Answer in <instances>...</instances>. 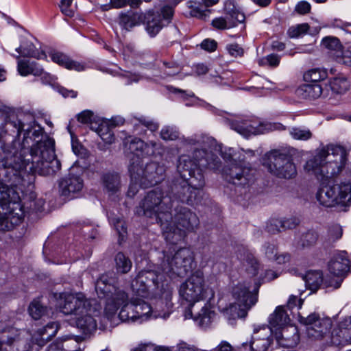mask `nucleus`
Listing matches in <instances>:
<instances>
[{
	"mask_svg": "<svg viewBox=\"0 0 351 351\" xmlns=\"http://www.w3.org/2000/svg\"><path fill=\"white\" fill-rule=\"evenodd\" d=\"M243 265L247 273L252 276H255L258 274L259 264L254 256L251 253H247L245 256Z\"/></svg>",
	"mask_w": 351,
	"mask_h": 351,
	"instance_id": "nucleus-47",
	"label": "nucleus"
},
{
	"mask_svg": "<svg viewBox=\"0 0 351 351\" xmlns=\"http://www.w3.org/2000/svg\"><path fill=\"white\" fill-rule=\"evenodd\" d=\"M346 160L347 153L343 147L328 145L317 150L314 158L307 162L306 167L316 176L328 178L338 174Z\"/></svg>",
	"mask_w": 351,
	"mask_h": 351,
	"instance_id": "nucleus-2",
	"label": "nucleus"
},
{
	"mask_svg": "<svg viewBox=\"0 0 351 351\" xmlns=\"http://www.w3.org/2000/svg\"><path fill=\"white\" fill-rule=\"evenodd\" d=\"M128 0H110V3L101 5L102 11H108L112 8L119 9L128 5Z\"/></svg>",
	"mask_w": 351,
	"mask_h": 351,
	"instance_id": "nucleus-56",
	"label": "nucleus"
},
{
	"mask_svg": "<svg viewBox=\"0 0 351 351\" xmlns=\"http://www.w3.org/2000/svg\"><path fill=\"white\" fill-rule=\"evenodd\" d=\"M59 328L58 322H51L36 330L33 335L29 332L27 343L32 346L31 351H38L57 334Z\"/></svg>",
	"mask_w": 351,
	"mask_h": 351,
	"instance_id": "nucleus-22",
	"label": "nucleus"
},
{
	"mask_svg": "<svg viewBox=\"0 0 351 351\" xmlns=\"http://www.w3.org/2000/svg\"><path fill=\"white\" fill-rule=\"evenodd\" d=\"M271 329L267 326H255L249 343L251 351H266L272 343Z\"/></svg>",
	"mask_w": 351,
	"mask_h": 351,
	"instance_id": "nucleus-25",
	"label": "nucleus"
},
{
	"mask_svg": "<svg viewBox=\"0 0 351 351\" xmlns=\"http://www.w3.org/2000/svg\"><path fill=\"white\" fill-rule=\"evenodd\" d=\"M160 138L164 141H176L180 138V132L173 126H165L160 132Z\"/></svg>",
	"mask_w": 351,
	"mask_h": 351,
	"instance_id": "nucleus-49",
	"label": "nucleus"
},
{
	"mask_svg": "<svg viewBox=\"0 0 351 351\" xmlns=\"http://www.w3.org/2000/svg\"><path fill=\"white\" fill-rule=\"evenodd\" d=\"M309 29L307 23H302L289 28L287 34L290 38H298L305 34Z\"/></svg>",
	"mask_w": 351,
	"mask_h": 351,
	"instance_id": "nucleus-52",
	"label": "nucleus"
},
{
	"mask_svg": "<svg viewBox=\"0 0 351 351\" xmlns=\"http://www.w3.org/2000/svg\"><path fill=\"white\" fill-rule=\"evenodd\" d=\"M121 307L119 316L123 321H143L152 317L151 306L141 298L132 300L130 304L128 298Z\"/></svg>",
	"mask_w": 351,
	"mask_h": 351,
	"instance_id": "nucleus-19",
	"label": "nucleus"
},
{
	"mask_svg": "<svg viewBox=\"0 0 351 351\" xmlns=\"http://www.w3.org/2000/svg\"><path fill=\"white\" fill-rule=\"evenodd\" d=\"M215 315V312L213 310V306L209 302H206L200 311L194 316L193 315L191 308L186 311V317H193L197 324L202 328L208 327L213 321Z\"/></svg>",
	"mask_w": 351,
	"mask_h": 351,
	"instance_id": "nucleus-31",
	"label": "nucleus"
},
{
	"mask_svg": "<svg viewBox=\"0 0 351 351\" xmlns=\"http://www.w3.org/2000/svg\"><path fill=\"white\" fill-rule=\"evenodd\" d=\"M199 223V218L194 212L178 204L174 206L172 219L162 223V235L167 242L176 244L182 240L187 233L195 231Z\"/></svg>",
	"mask_w": 351,
	"mask_h": 351,
	"instance_id": "nucleus-4",
	"label": "nucleus"
},
{
	"mask_svg": "<svg viewBox=\"0 0 351 351\" xmlns=\"http://www.w3.org/2000/svg\"><path fill=\"white\" fill-rule=\"evenodd\" d=\"M29 331L0 322V351H31Z\"/></svg>",
	"mask_w": 351,
	"mask_h": 351,
	"instance_id": "nucleus-12",
	"label": "nucleus"
},
{
	"mask_svg": "<svg viewBox=\"0 0 351 351\" xmlns=\"http://www.w3.org/2000/svg\"><path fill=\"white\" fill-rule=\"evenodd\" d=\"M104 187L108 192L116 193L121 186L120 177L118 173L108 172L101 177Z\"/></svg>",
	"mask_w": 351,
	"mask_h": 351,
	"instance_id": "nucleus-40",
	"label": "nucleus"
},
{
	"mask_svg": "<svg viewBox=\"0 0 351 351\" xmlns=\"http://www.w3.org/2000/svg\"><path fill=\"white\" fill-rule=\"evenodd\" d=\"M141 162L138 160L136 162H132L129 166V171L131 178L139 182L142 187L156 185L163 180L165 171L163 165L156 162H151L143 167Z\"/></svg>",
	"mask_w": 351,
	"mask_h": 351,
	"instance_id": "nucleus-13",
	"label": "nucleus"
},
{
	"mask_svg": "<svg viewBox=\"0 0 351 351\" xmlns=\"http://www.w3.org/2000/svg\"><path fill=\"white\" fill-rule=\"evenodd\" d=\"M95 131L101 139L107 143H112L114 141V136L110 132L109 128L104 123L97 122V125H95Z\"/></svg>",
	"mask_w": 351,
	"mask_h": 351,
	"instance_id": "nucleus-48",
	"label": "nucleus"
},
{
	"mask_svg": "<svg viewBox=\"0 0 351 351\" xmlns=\"http://www.w3.org/2000/svg\"><path fill=\"white\" fill-rule=\"evenodd\" d=\"M232 127L245 136L263 134L269 130L268 125L258 119L237 121Z\"/></svg>",
	"mask_w": 351,
	"mask_h": 351,
	"instance_id": "nucleus-27",
	"label": "nucleus"
},
{
	"mask_svg": "<svg viewBox=\"0 0 351 351\" xmlns=\"http://www.w3.org/2000/svg\"><path fill=\"white\" fill-rule=\"evenodd\" d=\"M165 307L167 308V304H165L164 301H158L154 309L152 308V317H162L163 319L168 317L169 315V312L167 310H165Z\"/></svg>",
	"mask_w": 351,
	"mask_h": 351,
	"instance_id": "nucleus-51",
	"label": "nucleus"
},
{
	"mask_svg": "<svg viewBox=\"0 0 351 351\" xmlns=\"http://www.w3.org/2000/svg\"><path fill=\"white\" fill-rule=\"evenodd\" d=\"M16 51L19 54V56L24 57H32L37 59L47 58V55L44 52H40L32 42L26 39L21 40L20 46L16 48Z\"/></svg>",
	"mask_w": 351,
	"mask_h": 351,
	"instance_id": "nucleus-37",
	"label": "nucleus"
},
{
	"mask_svg": "<svg viewBox=\"0 0 351 351\" xmlns=\"http://www.w3.org/2000/svg\"><path fill=\"white\" fill-rule=\"evenodd\" d=\"M268 322V328L271 329L272 334L274 332L276 339L278 341L282 339H287L283 332L289 324L290 318L285 306H277L274 312L269 315Z\"/></svg>",
	"mask_w": 351,
	"mask_h": 351,
	"instance_id": "nucleus-23",
	"label": "nucleus"
},
{
	"mask_svg": "<svg viewBox=\"0 0 351 351\" xmlns=\"http://www.w3.org/2000/svg\"><path fill=\"white\" fill-rule=\"evenodd\" d=\"M227 50L233 57H241L244 53L243 49L237 43H232L227 45Z\"/></svg>",
	"mask_w": 351,
	"mask_h": 351,
	"instance_id": "nucleus-58",
	"label": "nucleus"
},
{
	"mask_svg": "<svg viewBox=\"0 0 351 351\" xmlns=\"http://www.w3.org/2000/svg\"><path fill=\"white\" fill-rule=\"evenodd\" d=\"M343 234V230L339 225H334L328 230V235L330 239L335 241L339 239Z\"/></svg>",
	"mask_w": 351,
	"mask_h": 351,
	"instance_id": "nucleus-62",
	"label": "nucleus"
},
{
	"mask_svg": "<svg viewBox=\"0 0 351 351\" xmlns=\"http://www.w3.org/2000/svg\"><path fill=\"white\" fill-rule=\"evenodd\" d=\"M232 149L226 151H221V156L226 161H230V163L223 169V173L225 179L237 186H246L254 181L253 170L243 167L242 165L237 163L232 160Z\"/></svg>",
	"mask_w": 351,
	"mask_h": 351,
	"instance_id": "nucleus-15",
	"label": "nucleus"
},
{
	"mask_svg": "<svg viewBox=\"0 0 351 351\" xmlns=\"http://www.w3.org/2000/svg\"><path fill=\"white\" fill-rule=\"evenodd\" d=\"M99 309V305L95 302L86 308L82 315L75 316L76 325L84 334H90L96 330L97 323L94 316Z\"/></svg>",
	"mask_w": 351,
	"mask_h": 351,
	"instance_id": "nucleus-26",
	"label": "nucleus"
},
{
	"mask_svg": "<svg viewBox=\"0 0 351 351\" xmlns=\"http://www.w3.org/2000/svg\"><path fill=\"white\" fill-rule=\"evenodd\" d=\"M57 299L60 312L66 315H82L86 308L95 302V300L87 298L82 293H60Z\"/></svg>",
	"mask_w": 351,
	"mask_h": 351,
	"instance_id": "nucleus-16",
	"label": "nucleus"
},
{
	"mask_svg": "<svg viewBox=\"0 0 351 351\" xmlns=\"http://www.w3.org/2000/svg\"><path fill=\"white\" fill-rule=\"evenodd\" d=\"M350 260L345 251L335 254L328 263L329 271L337 276H342L350 271Z\"/></svg>",
	"mask_w": 351,
	"mask_h": 351,
	"instance_id": "nucleus-28",
	"label": "nucleus"
},
{
	"mask_svg": "<svg viewBox=\"0 0 351 351\" xmlns=\"http://www.w3.org/2000/svg\"><path fill=\"white\" fill-rule=\"evenodd\" d=\"M178 3L177 1H173L172 5H164L160 12L149 10L145 14L146 31L151 37H154L165 25L170 23L174 12L173 7Z\"/></svg>",
	"mask_w": 351,
	"mask_h": 351,
	"instance_id": "nucleus-17",
	"label": "nucleus"
},
{
	"mask_svg": "<svg viewBox=\"0 0 351 351\" xmlns=\"http://www.w3.org/2000/svg\"><path fill=\"white\" fill-rule=\"evenodd\" d=\"M206 292L204 275L200 269L192 273L179 288L180 296L192 306L195 302L204 300Z\"/></svg>",
	"mask_w": 351,
	"mask_h": 351,
	"instance_id": "nucleus-14",
	"label": "nucleus"
},
{
	"mask_svg": "<svg viewBox=\"0 0 351 351\" xmlns=\"http://www.w3.org/2000/svg\"><path fill=\"white\" fill-rule=\"evenodd\" d=\"M160 146V144L155 141L145 143L140 138H134L130 142L125 143V147L131 154L136 156V159L132 158V162L140 160V157L153 155L155 150Z\"/></svg>",
	"mask_w": 351,
	"mask_h": 351,
	"instance_id": "nucleus-24",
	"label": "nucleus"
},
{
	"mask_svg": "<svg viewBox=\"0 0 351 351\" xmlns=\"http://www.w3.org/2000/svg\"><path fill=\"white\" fill-rule=\"evenodd\" d=\"M322 45L330 50H338L341 48V43L337 38L328 36L322 39Z\"/></svg>",
	"mask_w": 351,
	"mask_h": 351,
	"instance_id": "nucleus-53",
	"label": "nucleus"
},
{
	"mask_svg": "<svg viewBox=\"0 0 351 351\" xmlns=\"http://www.w3.org/2000/svg\"><path fill=\"white\" fill-rule=\"evenodd\" d=\"M331 90L337 94H343L349 88L350 84L348 79L343 75L334 77L330 82Z\"/></svg>",
	"mask_w": 351,
	"mask_h": 351,
	"instance_id": "nucleus-44",
	"label": "nucleus"
},
{
	"mask_svg": "<svg viewBox=\"0 0 351 351\" xmlns=\"http://www.w3.org/2000/svg\"><path fill=\"white\" fill-rule=\"evenodd\" d=\"M30 121L28 123H25L21 119H18L16 121L14 122V127L16 128L18 134H20L21 132H24V139L23 141V146H25V142L28 143L27 138H29L30 134L32 133V136L35 138H38L39 136L43 135V129L40 126L36 127L35 121L32 117H29ZM23 150L25 152L24 147H22L21 150Z\"/></svg>",
	"mask_w": 351,
	"mask_h": 351,
	"instance_id": "nucleus-33",
	"label": "nucleus"
},
{
	"mask_svg": "<svg viewBox=\"0 0 351 351\" xmlns=\"http://www.w3.org/2000/svg\"><path fill=\"white\" fill-rule=\"evenodd\" d=\"M164 66H165V73L167 75L173 76L180 71V67L175 62H164Z\"/></svg>",
	"mask_w": 351,
	"mask_h": 351,
	"instance_id": "nucleus-59",
	"label": "nucleus"
},
{
	"mask_svg": "<svg viewBox=\"0 0 351 351\" xmlns=\"http://www.w3.org/2000/svg\"><path fill=\"white\" fill-rule=\"evenodd\" d=\"M54 140L45 136L33 145L30 153L24 156L23 149L20 152H10L6 156L5 163L16 171L23 169L38 173L41 176H53L61 168V163L55 154Z\"/></svg>",
	"mask_w": 351,
	"mask_h": 351,
	"instance_id": "nucleus-1",
	"label": "nucleus"
},
{
	"mask_svg": "<svg viewBox=\"0 0 351 351\" xmlns=\"http://www.w3.org/2000/svg\"><path fill=\"white\" fill-rule=\"evenodd\" d=\"M15 58L19 60L17 70L21 75H33L38 76L43 73V69L36 62L21 60L20 59V56H16Z\"/></svg>",
	"mask_w": 351,
	"mask_h": 351,
	"instance_id": "nucleus-35",
	"label": "nucleus"
},
{
	"mask_svg": "<svg viewBox=\"0 0 351 351\" xmlns=\"http://www.w3.org/2000/svg\"><path fill=\"white\" fill-rule=\"evenodd\" d=\"M173 204L174 201L169 191L156 188L146 193L136 208V213L139 216L154 218L162 227L165 221L172 219Z\"/></svg>",
	"mask_w": 351,
	"mask_h": 351,
	"instance_id": "nucleus-3",
	"label": "nucleus"
},
{
	"mask_svg": "<svg viewBox=\"0 0 351 351\" xmlns=\"http://www.w3.org/2000/svg\"><path fill=\"white\" fill-rule=\"evenodd\" d=\"M83 186V180L80 176L69 175L60 182V192L63 196L70 197L80 192Z\"/></svg>",
	"mask_w": 351,
	"mask_h": 351,
	"instance_id": "nucleus-30",
	"label": "nucleus"
},
{
	"mask_svg": "<svg viewBox=\"0 0 351 351\" xmlns=\"http://www.w3.org/2000/svg\"><path fill=\"white\" fill-rule=\"evenodd\" d=\"M266 229L269 233L276 234L282 230L281 219H271L267 224Z\"/></svg>",
	"mask_w": 351,
	"mask_h": 351,
	"instance_id": "nucleus-55",
	"label": "nucleus"
},
{
	"mask_svg": "<svg viewBox=\"0 0 351 351\" xmlns=\"http://www.w3.org/2000/svg\"><path fill=\"white\" fill-rule=\"evenodd\" d=\"M318 238L319 234L315 230H309L301 235L298 245L302 249L308 248L316 244Z\"/></svg>",
	"mask_w": 351,
	"mask_h": 351,
	"instance_id": "nucleus-45",
	"label": "nucleus"
},
{
	"mask_svg": "<svg viewBox=\"0 0 351 351\" xmlns=\"http://www.w3.org/2000/svg\"><path fill=\"white\" fill-rule=\"evenodd\" d=\"M73 0H61L60 8L62 12L67 16L71 17L74 14V11L71 8Z\"/></svg>",
	"mask_w": 351,
	"mask_h": 351,
	"instance_id": "nucleus-57",
	"label": "nucleus"
},
{
	"mask_svg": "<svg viewBox=\"0 0 351 351\" xmlns=\"http://www.w3.org/2000/svg\"><path fill=\"white\" fill-rule=\"evenodd\" d=\"M48 56L54 63L65 69L77 71H82L85 69V65L83 63L71 60L66 54L61 51L50 50L48 52Z\"/></svg>",
	"mask_w": 351,
	"mask_h": 351,
	"instance_id": "nucleus-32",
	"label": "nucleus"
},
{
	"mask_svg": "<svg viewBox=\"0 0 351 351\" xmlns=\"http://www.w3.org/2000/svg\"><path fill=\"white\" fill-rule=\"evenodd\" d=\"M259 286L253 291L250 290V283L246 282H239L232 287V295L235 301L224 310L229 320L246 317L247 311L257 302Z\"/></svg>",
	"mask_w": 351,
	"mask_h": 351,
	"instance_id": "nucleus-6",
	"label": "nucleus"
},
{
	"mask_svg": "<svg viewBox=\"0 0 351 351\" xmlns=\"http://www.w3.org/2000/svg\"><path fill=\"white\" fill-rule=\"evenodd\" d=\"M221 162L219 158L205 149H196L193 156L182 155L180 156L177 170L180 176L178 180H188L195 177L198 173L203 175V169L219 170Z\"/></svg>",
	"mask_w": 351,
	"mask_h": 351,
	"instance_id": "nucleus-5",
	"label": "nucleus"
},
{
	"mask_svg": "<svg viewBox=\"0 0 351 351\" xmlns=\"http://www.w3.org/2000/svg\"><path fill=\"white\" fill-rule=\"evenodd\" d=\"M46 351H83V350L75 339L66 336L50 344Z\"/></svg>",
	"mask_w": 351,
	"mask_h": 351,
	"instance_id": "nucleus-34",
	"label": "nucleus"
},
{
	"mask_svg": "<svg viewBox=\"0 0 351 351\" xmlns=\"http://www.w3.org/2000/svg\"><path fill=\"white\" fill-rule=\"evenodd\" d=\"M202 49L208 51H214L217 46V42L213 39H205L201 43Z\"/></svg>",
	"mask_w": 351,
	"mask_h": 351,
	"instance_id": "nucleus-64",
	"label": "nucleus"
},
{
	"mask_svg": "<svg viewBox=\"0 0 351 351\" xmlns=\"http://www.w3.org/2000/svg\"><path fill=\"white\" fill-rule=\"evenodd\" d=\"M163 280V274L152 270L141 271L132 281L131 288L138 295L145 297L149 291L158 289Z\"/></svg>",
	"mask_w": 351,
	"mask_h": 351,
	"instance_id": "nucleus-18",
	"label": "nucleus"
},
{
	"mask_svg": "<svg viewBox=\"0 0 351 351\" xmlns=\"http://www.w3.org/2000/svg\"><path fill=\"white\" fill-rule=\"evenodd\" d=\"M290 135L295 140L307 141L312 137V133L308 129L301 128H292Z\"/></svg>",
	"mask_w": 351,
	"mask_h": 351,
	"instance_id": "nucleus-50",
	"label": "nucleus"
},
{
	"mask_svg": "<svg viewBox=\"0 0 351 351\" xmlns=\"http://www.w3.org/2000/svg\"><path fill=\"white\" fill-rule=\"evenodd\" d=\"M263 165L279 178L291 179L297 175L292 156L283 150L274 149L267 153L263 158Z\"/></svg>",
	"mask_w": 351,
	"mask_h": 351,
	"instance_id": "nucleus-11",
	"label": "nucleus"
},
{
	"mask_svg": "<svg viewBox=\"0 0 351 351\" xmlns=\"http://www.w3.org/2000/svg\"><path fill=\"white\" fill-rule=\"evenodd\" d=\"M204 186V176L198 173L188 180H173L169 191L171 197L189 206H195L200 201L202 190Z\"/></svg>",
	"mask_w": 351,
	"mask_h": 351,
	"instance_id": "nucleus-7",
	"label": "nucleus"
},
{
	"mask_svg": "<svg viewBox=\"0 0 351 351\" xmlns=\"http://www.w3.org/2000/svg\"><path fill=\"white\" fill-rule=\"evenodd\" d=\"M206 140V141L209 140V138L204 136H197L196 135L194 136H191L190 138L184 139V143L186 144L190 145H202V144L204 143Z\"/></svg>",
	"mask_w": 351,
	"mask_h": 351,
	"instance_id": "nucleus-63",
	"label": "nucleus"
},
{
	"mask_svg": "<svg viewBox=\"0 0 351 351\" xmlns=\"http://www.w3.org/2000/svg\"><path fill=\"white\" fill-rule=\"evenodd\" d=\"M210 12V10L208 9L202 10V5L199 3V6H197V8L192 10L191 11H188L187 14H189L190 16L196 17L206 21L209 17Z\"/></svg>",
	"mask_w": 351,
	"mask_h": 351,
	"instance_id": "nucleus-54",
	"label": "nucleus"
},
{
	"mask_svg": "<svg viewBox=\"0 0 351 351\" xmlns=\"http://www.w3.org/2000/svg\"><path fill=\"white\" fill-rule=\"evenodd\" d=\"M112 223L119 234V237H123L124 234L126 233L125 221L120 218H114L112 219Z\"/></svg>",
	"mask_w": 351,
	"mask_h": 351,
	"instance_id": "nucleus-61",
	"label": "nucleus"
},
{
	"mask_svg": "<svg viewBox=\"0 0 351 351\" xmlns=\"http://www.w3.org/2000/svg\"><path fill=\"white\" fill-rule=\"evenodd\" d=\"M77 121L84 125H88L91 130H95V125L99 121L94 112L90 110H85L77 115Z\"/></svg>",
	"mask_w": 351,
	"mask_h": 351,
	"instance_id": "nucleus-46",
	"label": "nucleus"
},
{
	"mask_svg": "<svg viewBox=\"0 0 351 351\" xmlns=\"http://www.w3.org/2000/svg\"><path fill=\"white\" fill-rule=\"evenodd\" d=\"M194 254L190 249L182 247L173 255L165 256L161 269L171 278L184 277L194 267Z\"/></svg>",
	"mask_w": 351,
	"mask_h": 351,
	"instance_id": "nucleus-9",
	"label": "nucleus"
},
{
	"mask_svg": "<svg viewBox=\"0 0 351 351\" xmlns=\"http://www.w3.org/2000/svg\"><path fill=\"white\" fill-rule=\"evenodd\" d=\"M113 278L109 274H102L95 282V291L100 298L106 299L105 311L109 315H113L128 299V294L118 288Z\"/></svg>",
	"mask_w": 351,
	"mask_h": 351,
	"instance_id": "nucleus-8",
	"label": "nucleus"
},
{
	"mask_svg": "<svg viewBox=\"0 0 351 351\" xmlns=\"http://www.w3.org/2000/svg\"><path fill=\"white\" fill-rule=\"evenodd\" d=\"M225 17H217L212 21V25L217 29L232 28L245 21V14L239 10L234 1L228 0L224 3Z\"/></svg>",
	"mask_w": 351,
	"mask_h": 351,
	"instance_id": "nucleus-20",
	"label": "nucleus"
},
{
	"mask_svg": "<svg viewBox=\"0 0 351 351\" xmlns=\"http://www.w3.org/2000/svg\"><path fill=\"white\" fill-rule=\"evenodd\" d=\"M306 287L312 291H316L323 282V274L321 271L310 270L303 276Z\"/></svg>",
	"mask_w": 351,
	"mask_h": 351,
	"instance_id": "nucleus-39",
	"label": "nucleus"
},
{
	"mask_svg": "<svg viewBox=\"0 0 351 351\" xmlns=\"http://www.w3.org/2000/svg\"><path fill=\"white\" fill-rule=\"evenodd\" d=\"M299 322L306 326V333L309 337L319 339L328 334L332 327L329 318H320L319 315L311 313L305 317L299 315Z\"/></svg>",
	"mask_w": 351,
	"mask_h": 351,
	"instance_id": "nucleus-21",
	"label": "nucleus"
},
{
	"mask_svg": "<svg viewBox=\"0 0 351 351\" xmlns=\"http://www.w3.org/2000/svg\"><path fill=\"white\" fill-rule=\"evenodd\" d=\"M141 21V14L132 10L121 12L119 15V24L125 30H130L134 26L139 25Z\"/></svg>",
	"mask_w": 351,
	"mask_h": 351,
	"instance_id": "nucleus-36",
	"label": "nucleus"
},
{
	"mask_svg": "<svg viewBox=\"0 0 351 351\" xmlns=\"http://www.w3.org/2000/svg\"><path fill=\"white\" fill-rule=\"evenodd\" d=\"M114 262L117 271L120 274L128 273L132 266L131 260L122 252L116 254Z\"/></svg>",
	"mask_w": 351,
	"mask_h": 351,
	"instance_id": "nucleus-43",
	"label": "nucleus"
},
{
	"mask_svg": "<svg viewBox=\"0 0 351 351\" xmlns=\"http://www.w3.org/2000/svg\"><path fill=\"white\" fill-rule=\"evenodd\" d=\"M328 77L326 70L315 68L310 69L304 73L303 78L306 82L312 84H319V82L325 80Z\"/></svg>",
	"mask_w": 351,
	"mask_h": 351,
	"instance_id": "nucleus-42",
	"label": "nucleus"
},
{
	"mask_svg": "<svg viewBox=\"0 0 351 351\" xmlns=\"http://www.w3.org/2000/svg\"><path fill=\"white\" fill-rule=\"evenodd\" d=\"M330 343L335 346L351 344V324L349 319H346L339 324V328L332 330Z\"/></svg>",
	"mask_w": 351,
	"mask_h": 351,
	"instance_id": "nucleus-29",
	"label": "nucleus"
},
{
	"mask_svg": "<svg viewBox=\"0 0 351 351\" xmlns=\"http://www.w3.org/2000/svg\"><path fill=\"white\" fill-rule=\"evenodd\" d=\"M316 199L325 207L349 206L351 204V184L341 182L322 185L316 193Z\"/></svg>",
	"mask_w": 351,
	"mask_h": 351,
	"instance_id": "nucleus-10",
	"label": "nucleus"
},
{
	"mask_svg": "<svg viewBox=\"0 0 351 351\" xmlns=\"http://www.w3.org/2000/svg\"><path fill=\"white\" fill-rule=\"evenodd\" d=\"M322 87L319 84H305L297 90L298 95L305 99H317L322 94Z\"/></svg>",
	"mask_w": 351,
	"mask_h": 351,
	"instance_id": "nucleus-38",
	"label": "nucleus"
},
{
	"mask_svg": "<svg viewBox=\"0 0 351 351\" xmlns=\"http://www.w3.org/2000/svg\"><path fill=\"white\" fill-rule=\"evenodd\" d=\"M282 229L285 230L287 229L295 228L300 223L298 218L293 217L287 219H281Z\"/></svg>",
	"mask_w": 351,
	"mask_h": 351,
	"instance_id": "nucleus-60",
	"label": "nucleus"
},
{
	"mask_svg": "<svg viewBox=\"0 0 351 351\" xmlns=\"http://www.w3.org/2000/svg\"><path fill=\"white\" fill-rule=\"evenodd\" d=\"M50 311L46 306L43 305L39 300H34L29 304L28 311L30 316L35 320L41 319L47 315Z\"/></svg>",
	"mask_w": 351,
	"mask_h": 351,
	"instance_id": "nucleus-41",
	"label": "nucleus"
}]
</instances>
